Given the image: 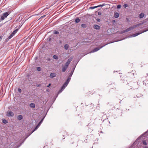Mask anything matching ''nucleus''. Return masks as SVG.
<instances>
[{
  "mask_svg": "<svg viewBox=\"0 0 148 148\" xmlns=\"http://www.w3.org/2000/svg\"><path fill=\"white\" fill-rule=\"evenodd\" d=\"M37 69L39 71H40L41 70V68L40 67H38L37 68Z\"/></svg>",
  "mask_w": 148,
  "mask_h": 148,
  "instance_id": "a878e982",
  "label": "nucleus"
},
{
  "mask_svg": "<svg viewBox=\"0 0 148 148\" xmlns=\"http://www.w3.org/2000/svg\"><path fill=\"white\" fill-rule=\"evenodd\" d=\"M41 123H41V122H40L39 123V124H40V125H41Z\"/></svg>",
  "mask_w": 148,
  "mask_h": 148,
  "instance_id": "37998d69",
  "label": "nucleus"
},
{
  "mask_svg": "<svg viewBox=\"0 0 148 148\" xmlns=\"http://www.w3.org/2000/svg\"><path fill=\"white\" fill-rule=\"evenodd\" d=\"M9 14L8 12H6L3 13V15L1 16L0 19V21L3 20L5 18H6L7 16Z\"/></svg>",
  "mask_w": 148,
  "mask_h": 148,
  "instance_id": "7ed1b4c3",
  "label": "nucleus"
},
{
  "mask_svg": "<svg viewBox=\"0 0 148 148\" xmlns=\"http://www.w3.org/2000/svg\"><path fill=\"white\" fill-rule=\"evenodd\" d=\"M53 58L54 59L56 60H58V56L55 55H54L53 56Z\"/></svg>",
  "mask_w": 148,
  "mask_h": 148,
  "instance_id": "412c9836",
  "label": "nucleus"
},
{
  "mask_svg": "<svg viewBox=\"0 0 148 148\" xmlns=\"http://www.w3.org/2000/svg\"><path fill=\"white\" fill-rule=\"evenodd\" d=\"M136 96L137 97H139V96H138L137 95Z\"/></svg>",
  "mask_w": 148,
  "mask_h": 148,
  "instance_id": "a18cd8bd",
  "label": "nucleus"
},
{
  "mask_svg": "<svg viewBox=\"0 0 148 148\" xmlns=\"http://www.w3.org/2000/svg\"><path fill=\"white\" fill-rule=\"evenodd\" d=\"M119 13H118L117 12H116L114 14V17L115 18H118L119 17Z\"/></svg>",
  "mask_w": 148,
  "mask_h": 148,
  "instance_id": "4468645a",
  "label": "nucleus"
},
{
  "mask_svg": "<svg viewBox=\"0 0 148 148\" xmlns=\"http://www.w3.org/2000/svg\"><path fill=\"white\" fill-rule=\"evenodd\" d=\"M144 148H148V147H147L146 146V147H145Z\"/></svg>",
  "mask_w": 148,
  "mask_h": 148,
  "instance_id": "c03bdc74",
  "label": "nucleus"
},
{
  "mask_svg": "<svg viewBox=\"0 0 148 148\" xmlns=\"http://www.w3.org/2000/svg\"><path fill=\"white\" fill-rule=\"evenodd\" d=\"M102 132H100V133H102Z\"/></svg>",
  "mask_w": 148,
  "mask_h": 148,
  "instance_id": "49530a36",
  "label": "nucleus"
},
{
  "mask_svg": "<svg viewBox=\"0 0 148 148\" xmlns=\"http://www.w3.org/2000/svg\"><path fill=\"white\" fill-rule=\"evenodd\" d=\"M75 66L72 69V71H71V73H72V74H73V73L74 72V71L75 68Z\"/></svg>",
  "mask_w": 148,
  "mask_h": 148,
  "instance_id": "a211bd4d",
  "label": "nucleus"
},
{
  "mask_svg": "<svg viewBox=\"0 0 148 148\" xmlns=\"http://www.w3.org/2000/svg\"><path fill=\"white\" fill-rule=\"evenodd\" d=\"M14 115V113L12 111L8 112L6 116H13Z\"/></svg>",
  "mask_w": 148,
  "mask_h": 148,
  "instance_id": "423d86ee",
  "label": "nucleus"
},
{
  "mask_svg": "<svg viewBox=\"0 0 148 148\" xmlns=\"http://www.w3.org/2000/svg\"><path fill=\"white\" fill-rule=\"evenodd\" d=\"M73 74H72V73H69V74L68 77L67 78L69 79H71V77H72V75Z\"/></svg>",
  "mask_w": 148,
  "mask_h": 148,
  "instance_id": "dca6fc26",
  "label": "nucleus"
},
{
  "mask_svg": "<svg viewBox=\"0 0 148 148\" xmlns=\"http://www.w3.org/2000/svg\"><path fill=\"white\" fill-rule=\"evenodd\" d=\"M148 30V29H147V30H144L143 32H140V33L138 32V33H135L133 35H132L131 36V37H135V36H138V35L140 34H141V33H143L147 31Z\"/></svg>",
  "mask_w": 148,
  "mask_h": 148,
  "instance_id": "39448f33",
  "label": "nucleus"
},
{
  "mask_svg": "<svg viewBox=\"0 0 148 148\" xmlns=\"http://www.w3.org/2000/svg\"><path fill=\"white\" fill-rule=\"evenodd\" d=\"M56 74L54 73H51L50 74L49 77L50 78H53L56 77Z\"/></svg>",
  "mask_w": 148,
  "mask_h": 148,
  "instance_id": "0eeeda50",
  "label": "nucleus"
},
{
  "mask_svg": "<svg viewBox=\"0 0 148 148\" xmlns=\"http://www.w3.org/2000/svg\"><path fill=\"white\" fill-rule=\"evenodd\" d=\"M140 25L139 24H138L137 25H134L130 27L129 28H127L126 29L123 30L122 31V33H124L126 32H128L130 31H131L133 29H134L136 27H137L139 26Z\"/></svg>",
  "mask_w": 148,
  "mask_h": 148,
  "instance_id": "f03ea898",
  "label": "nucleus"
},
{
  "mask_svg": "<svg viewBox=\"0 0 148 148\" xmlns=\"http://www.w3.org/2000/svg\"><path fill=\"white\" fill-rule=\"evenodd\" d=\"M54 34H59V32L58 31H54Z\"/></svg>",
  "mask_w": 148,
  "mask_h": 148,
  "instance_id": "c756f323",
  "label": "nucleus"
},
{
  "mask_svg": "<svg viewBox=\"0 0 148 148\" xmlns=\"http://www.w3.org/2000/svg\"><path fill=\"white\" fill-rule=\"evenodd\" d=\"M51 84L50 83V84H49V85L48 86H47V87H49L50 86H51Z\"/></svg>",
  "mask_w": 148,
  "mask_h": 148,
  "instance_id": "4c0bfd02",
  "label": "nucleus"
},
{
  "mask_svg": "<svg viewBox=\"0 0 148 148\" xmlns=\"http://www.w3.org/2000/svg\"><path fill=\"white\" fill-rule=\"evenodd\" d=\"M16 33V31H15V30H14L12 33L14 35Z\"/></svg>",
  "mask_w": 148,
  "mask_h": 148,
  "instance_id": "e433bc0d",
  "label": "nucleus"
},
{
  "mask_svg": "<svg viewBox=\"0 0 148 148\" xmlns=\"http://www.w3.org/2000/svg\"><path fill=\"white\" fill-rule=\"evenodd\" d=\"M98 14L99 15H101V12H98Z\"/></svg>",
  "mask_w": 148,
  "mask_h": 148,
  "instance_id": "473e14b6",
  "label": "nucleus"
},
{
  "mask_svg": "<svg viewBox=\"0 0 148 148\" xmlns=\"http://www.w3.org/2000/svg\"><path fill=\"white\" fill-rule=\"evenodd\" d=\"M121 5L120 4H119L117 6V9H119L120 8H121Z\"/></svg>",
  "mask_w": 148,
  "mask_h": 148,
  "instance_id": "cd10ccee",
  "label": "nucleus"
},
{
  "mask_svg": "<svg viewBox=\"0 0 148 148\" xmlns=\"http://www.w3.org/2000/svg\"><path fill=\"white\" fill-rule=\"evenodd\" d=\"M94 28L96 29H99L100 26L97 25H95L93 26Z\"/></svg>",
  "mask_w": 148,
  "mask_h": 148,
  "instance_id": "1a4fd4ad",
  "label": "nucleus"
},
{
  "mask_svg": "<svg viewBox=\"0 0 148 148\" xmlns=\"http://www.w3.org/2000/svg\"><path fill=\"white\" fill-rule=\"evenodd\" d=\"M2 122H3V123L5 124H6L8 122V121L6 119H3L2 120Z\"/></svg>",
  "mask_w": 148,
  "mask_h": 148,
  "instance_id": "6ab92c4d",
  "label": "nucleus"
},
{
  "mask_svg": "<svg viewBox=\"0 0 148 148\" xmlns=\"http://www.w3.org/2000/svg\"><path fill=\"white\" fill-rule=\"evenodd\" d=\"M64 47L65 49L67 50L68 49L69 45L68 44H65L64 45Z\"/></svg>",
  "mask_w": 148,
  "mask_h": 148,
  "instance_id": "ddd939ff",
  "label": "nucleus"
},
{
  "mask_svg": "<svg viewBox=\"0 0 148 148\" xmlns=\"http://www.w3.org/2000/svg\"><path fill=\"white\" fill-rule=\"evenodd\" d=\"M81 26L82 27L85 28V27H86V24H82L81 25Z\"/></svg>",
  "mask_w": 148,
  "mask_h": 148,
  "instance_id": "b1692460",
  "label": "nucleus"
},
{
  "mask_svg": "<svg viewBox=\"0 0 148 148\" xmlns=\"http://www.w3.org/2000/svg\"><path fill=\"white\" fill-rule=\"evenodd\" d=\"M38 126L37 125L36 127H35V129H34V130L32 131V133H33V132H34L38 128Z\"/></svg>",
  "mask_w": 148,
  "mask_h": 148,
  "instance_id": "bb28decb",
  "label": "nucleus"
},
{
  "mask_svg": "<svg viewBox=\"0 0 148 148\" xmlns=\"http://www.w3.org/2000/svg\"><path fill=\"white\" fill-rule=\"evenodd\" d=\"M17 118L19 120H21L23 118V116L22 115H18V116Z\"/></svg>",
  "mask_w": 148,
  "mask_h": 148,
  "instance_id": "f8f14e48",
  "label": "nucleus"
},
{
  "mask_svg": "<svg viewBox=\"0 0 148 148\" xmlns=\"http://www.w3.org/2000/svg\"><path fill=\"white\" fill-rule=\"evenodd\" d=\"M72 60L71 59H68L67 61V62L68 63H69V64H70L71 61Z\"/></svg>",
  "mask_w": 148,
  "mask_h": 148,
  "instance_id": "393cba45",
  "label": "nucleus"
},
{
  "mask_svg": "<svg viewBox=\"0 0 148 148\" xmlns=\"http://www.w3.org/2000/svg\"><path fill=\"white\" fill-rule=\"evenodd\" d=\"M71 79L67 78L66 81L63 84V86L61 87V89L59 90L58 92V94H60L61 93L64 89L65 87L67 86L69 82L70 81Z\"/></svg>",
  "mask_w": 148,
  "mask_h": 148,
  "instance_id": "f257e3e1",
  "label": "nucleus"
},
{
  "mask_svg": "<svg viewBox=\"0 0 148 148\" xmlns=\"http://www.w3.org/2000/svg\"><path fill=\"white\" fill-rule=\"evenodd\" d=\"M46 16V15H44L42 16L40 18H43L45 17Z\"/></svg>",
  "mask_w": 148,
  "mask_h": 148,
  "instance_id": "c9c22d12",
  "label": "nucleus"
},
{
  "mask_svg": "<svg viewBox=\"0 0 148 148\" xmlns=\"http://www.w3.org/2000/svg\"><path fill=\"white\" fill-rule=\"evenodd\" d=\"M14 35L12 33L9 36V37L8 38L9 39H11Z\"/></svg>",
  "mask_w": 148,
  "mask_h": 148,
  "instance_id": "f3484780",
  "label": "nucleus"
},
{
  "mask_svg": "<svg viewBox=\"0 0 148 148\" xmlns=\"http://www.w3.org/2000/svg\"><path fill=\"white\" fill-rule=\"evenodd\" d=\"M96 21L97 22H99L100 21H101V20L99 18H97L96 19Z\"/></svg>",
  "mask_w": 148,
  "mask_h": 148,
  "instance_id": "72a5a7b5",
  "label": "nucleus"
},
{
  "mask_svg": "<svg viewBox=\"0 0 148 148\" xmlns=\"http://www.w3.org/2000/svg\"><path fill=\"white\" fill-rule=\"evenodd\" d=\"M2 39V37H0V41Z\"/></svg>",
  "mask_w": 148,
  "mask_h": 148,
  "instance_id": "79ce46f5",
  "label": "nucleus"
},
{
  "mask_svg": "<svg viewBox=\"0 0 148 148\" xmlns=\"http://www.w3.org/2000/svg\"><path fill=\"white\" fill-rule=\"evenodd\" d=\"M145 14L143 13H141L139 15V18H142L144 17Z\"/></svg>",
  "mask_w": 148,
  "mask_h": 148,
  "instance_id": "9d476101",
  "label": "nucleus"
},
{
  "mask_svg": "<svg viewBox=\"0 0 148 148\" xmlns=\"http://www.w3.org/2000/svg\"><path fill=\"white\" fill-rule=\"evenodd\" d=\"M29 106L31 108H34L35 107V105L34 103H32L30 104Z\"/></svg>",
  "mask_w": 148,
  "mask_h": 148,
  "instance_id": "9b49d317",
  "label": "nucleus"
},
{
  "mask_svg": "<svg viewBox=\"0 0 148 148\" xmlns=\"http://www.w3.org/2000/svg\"><path fill=\"white\" fill-rule=\"evenodd\" d=\"M80 19L77 18L75 20V22L76 23H78L80 22Z\"/></svg>",
  "mask_w": 148,
  "mask_h": 148,
  "instance_id": "2eb2a0df",
  "label": "nucleus"
},
{
  "mask_svg": "<svg viewBox=\"0 0 148 148\" xmlns=\"http://www.w3.org/2000/svg\"><path fill=\"white\" fill-rule=\"evenodd\" d=\"M15 31H16V32H17L18 31V29H15Z\"/></svg>",
  "mask_w": 148,
  "mask_h": 148,
  "instance_id": "a19ab883",
  "label": "nucleus"
},
{
  "mask_svg": "<svg viewBox=\"0 0 148 148\" xmlns=\"http://www.w3.org/2000/svg\"><path fill=\"white\" fill-rule=\"evenodd\" d=\"M69 65V63H68L67 62H66V63H65L64 66L68 67Z\"/></svg>",
  "mask_w": 148,
  "mask_h": 148,
  "instance_id": "2f4dec72",
  "label": "nucleus"
},
{
  "mask_svg": "<svg viewBox=\"0 0 148 148\" xmlns=\"http://www.w3.org/2000/svg\"><path fill=\"white\" fill-rule=\"evenodd\" d=\"M128 6V5L127 4H125L123 5V7L124 8H126Z\"/></svg>",
  "mask_w": 148,
  "mask_h": 148,
  "instance_id": "7c9ffc66",
  "label": "nucleus"
},
{
  "mask_svg": "<svg viewBox=\"0 0 148 148\" xmlns=\"http://www.w3.org/2000/svg\"><path fill=\"white\" fill-rule=\"evenodd\" d=\"M143 144L145 145H147V143H146V141L145 140H144L143 141Z\"/></svg>",
  "mask_w": 148,
  "mask_h": 148,
  "instance_id": "4be33fe9",
  "label": "nucleus"
},
{
  "mask_svg": "<svg viewBox=\"0 0 148 148\" xmlns=\"http://www.w3.org/2000/svg\"><path fill=\"white\" fill-rule=\"evenodd\" d=\"M67 67L62 65V71L63 72H65L67 69Z\"/></svg>",
  "mask_w": 148,
  "mask_h": 148,
  "instance_id": "6e6552de",
  "label": "nucleus"
},
{
  "mask_svg": "<svg viewBox=\"0 0 148 148\" xmlns=\"http://www.w3.org/2000/svg\"><path fill=\"white\" fill-rule=\"evenodd\" d=\"M18 91L19 92H21L22 91L21 90L20 88L18 89Z\"/></svg>",
  "mask_w": 148,
  "mask_h": 148,
  "instance_id": "f704fd0d",
  "label": "nucleus"
},
{
  "mask_svg": "<svg viewBox=\"0 0 148 148\" xmlns=\"http://www.w3.org/2000/svg\"><path fill=\"white\" fill-rule=\"evenodd\" d=\"M98 8L97 7V6H93V7H90V8H89V9H93L95 8Z\"/></svg>",
  "mask_w": 148,
  "mask_h": 148,
  "instance_id": "5701e85b",
  "label": "nucleus"
},
{
  "mask_svg": "<svg viewBox=\"0 0 148 148\" xmlns=\"http://www.w3.org/2000/svg\"><path fill=\"white\" fill-rule=\"evenodd\" d=\"M105 5V3H103L102 4L99 5L97 6V7H103Z\"/></svg>",
  "mask_w": 148,
  "mask_h": 148,
  "instance_id": "aec40b11",
  "label": "nucleus"
},
{
  "mask_svg": "<svg viewBox=\"0 0 148 148\" xmlns=\"http://www.w3.org/2000/svg\"><path fill=\"white\" fill-rule=\"evenodd\" d=\"M40 125L38 123L37 125L39 127L40 126Z\"/></svg>",
  "mask_w": 148,
  "mask_h": 148,
  "instance_id": "ea45409f",
  "label": "nucleus"
},
{
  "mask_svg": "<svg viewBox=\"0 0 148 148\" xmlns=\"http://www.w3.org/2000/svg\"><path fill=\"white\" fill-rule=\"evenodd\" d=\"M21 145V144L19 145L16 148H18Z\"/></svg>",
  "mask_w": 148,
  "mask_h": 148,
  "instance_id": "58836bf2",
  "label": "nucleus"
},
{
  "mask_svg": "<svg viewBox=\"0 0 148 148\" xmlns=\"http://www.w3.org/2000/svg\"><path fill=\"white\" fill-rule=\"evenodd\" d=\"M147 75H148V74H147Z\"/></svg>",
  "mask_w": 148,
  "mask_h": 148,
  "instance_id": "de8ad7c7",
  "label": "nucleus"
},
{
  "mask_svg": "<svg viewBox=\"0 0 148 148\" xmlns=\"http://www.w3.org/2000/svg\"><path fill=\"white\" fill-rule=\"evenodd\" d=\"M46 115V114H45V116L41 119V121H40V122H41L42 123V122L43 121V120H44V119L45 118Z\"/></svg>",
  "mask_w": 148,
  "mask_h": 148,
  "instance_id": "c85d7f7f",
  "label": "nucleus"
},
{
  "mask_svg": "<svg viewBox=\"0 0 148 148\" xmlns=\"http://www.w3.org/2000/svg\"><path fill=\"white\" fill-rule=\"evenodd\" d=\"M108 44H106L102 46H101L100 47H97L95 49H93L91 51V52L92 53H93L96 51H98L99 49H101L102 48V47H103L104 46H106V45H108Z\"/></svg>",
  "mask_w": 148,
  "mask_h": 148,
  "instance_id": "20e7f679",
  "label": "nucleus"
}]
</instances>
